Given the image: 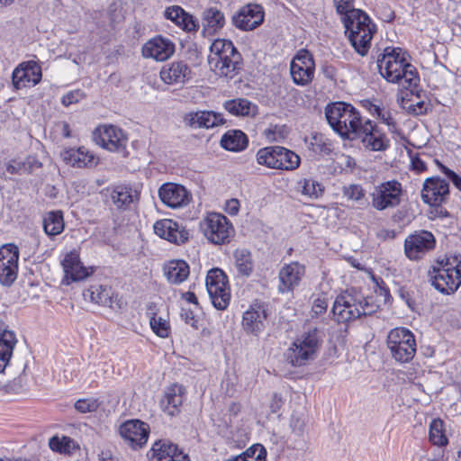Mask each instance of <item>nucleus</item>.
<instances>
[{"label":"nucleus","instance_id":"obj_40","mask_svg":"<svg viewBox=\"0 0 461 461\" xmlns=\"http://www.w3.org/2000/svg\"><path fill=\"white\" fill-rule=\"evenodd\" d=\"M221 147L230 151H241L248 146L247 135L240 130L228 131L221 140Z\"/></svg>","mask_w":461,"mask_h":461},{"label":"nucleus","instance_id":"obj_39","mask_svg":"<svg viewBox=\"0 0 461 461\" xmlns=\"http://www.w3.org/2000/svg\"><path fill=\"white\" fill-rule=\"evenodd\" d=\"M375 32L376 25L372 19L369 18V22H366L362 31H359V34L357 35V41H355V46L353 49L357 54L362 57L367 55L371 47V41Z\"/></svg>","mask_w":461,"mask_h":461},{"label":"nucleus","instance_id":"obj_15","mask_svg":"<svg viewBox=\"0 0 461 461\" xmlns=\"http://www.w3.org/2000/svg\"><path fill=\"white\" fill-rule=\"evenodd\" d=\"M267 306L264 303L255 302L243 312L242 329L247 334L259 336L267 324Z\"/></svg>","mask_w":461,"mask_h":461},{"label":"nucleus","instance_id":"obj_11","mask_svg":"<svg viewBox=\"0 0 461 461\" xmlns=\"http://www.w3.org/2000/svg\"><path fill=\"white\" fill-rule=\"evenodd\" d=\"M93 140L99 147L111 151L124 153L128 139L123 131L113 125H101L93 131Z\"/></svg>","mask_w":461,"mask_h":461},{"label":"nucleus","instance_id":"obj_45","mask_svg":"<svg viewBox=\"0 0 461 461\" xmlns=\"http://www.w3.org/2000/svg\"><path fill=\"white\" fill-rule=\"evenodd\" d=\"M49 446L51 450L64 455H72L79 448L77 441L69 437H52L49 441Z\"/></svg>","mask_w":461,"mask_h":461},{"label":"nucleus","instance_id":"obj_19","mask_svg":"<svg viewBox=\"0 0 461 461\" xmlns=\"http://www.w3.org/2000/svg\"><path fill=\"white\" fill-rule=\"evenodd\" d=\"M160 201L167 207L179 209L187 206L191 200V193L182 185L165 183L158 189Z\"/></svg>","mask_w":461,"mask_h":461},{"label":"nucleus","instance_id":"obj_2","mask_svg":"<svg viewBox=\"0 0 461 461\" xmlns=\"http://www.w3.org/2000/svg\"><path fill=\"white\" fill-rule=\"evenodd\" d=\"M210 70L220 77L232 79L242 66V58L232 41L225 39H216L210 46L207 58Z\"/></svg>","mask_w":461,"mask_h":461},{"label":"nucleus","instance_id":"obj_8","mask_svg":"<svg viewBox=\"0 0 461 461\" xmlns=\"http://www.w3.org/2000/svg\"><path fill=\"white\" fill-rule=\"evenodd\" d=\"M404 190L397 180H387L374 185L369 193L371 206L379 212L397 208L402 202Z\"/></svg>","mask_w":461,"mask_h":461},{"label":"nucleus","instance_id":"obj_25","mask_svg":"<svg viewBox=\"0 0 461 461\" xmlns=\"http://www.w3.org/2000/svg\"><path fill=\"white\" fill-rule=\"evenodd\" d=\"M175 43L168 38L156 36L144 43L141 49L142 56L156 61H165L175 53Z\"/></svg>","mask_w":461,"mask_h":461},{"label":"nucleus","instance_id":"obj_24","mask_svg":"<svg viewBox=\"0 0 461 461\" xmlns=\"http://www.w3.org/2000/svg\"><path fill=\"white\" fill-rule=\"evenodd\" d=\"M60 156L67 165L76 168H93L99 164V158L85 146L67 148Z\"/></svg>","mask_w":461,"mask_h":461},{"label":"nucleus","instance_id":"obj_37","mask_svg":"<svg viewBox=\"0 0 461 461\" xmlns=\"http://www.w3.org/2000/svg\"><path fill=\"white\" fill-rule=\"evenodd\" d=\"M184 394L185 388L180 384H172L167 388L162 405L168 415L174 416L178 411V407L183 402Z\"/></svg>","mask_w":461,"mask_h":461},{"label":"nucleus","instance_id":"obj_30","mask_svg":"<svg viewBox=\"0 0 461 461\" xmlns=\"http://www.w3.org/2000/svg\"><path fill=\"white\" fill-rule=\"evenodd\" d=\"M164 16L185 32L194 33L199 29L198 20L179 5L167 7L164 11Z\"/></svg>","mask_w":461,"mask_h":461},{"label":"nucleus","instance_id":"obj_5","mask_svg":"<svg viewBox=\"0 0 461 461\" xmlns=\"http://www.w3.org/2000/svg\"><path fill=\"white\" fill-rule=\"evenodd\" d=\"M322 338L317 328H311L298 335L286 349L287 362L294 366L301 367L313 361L321 348Z\"/></svg>","mask_w":461,"mask_h":461},{"label":"nucleus","instance_id":"obj_1","mask_svg":"<svg viewBox=\"0 0 461 461\" xmlns=\"http://www.w3.org/2000/svg\"><path fill=\"white\" fill-rule=\"evenodd\" d=\"M381 76L390 83L397 84L401 88H416L420 82L418 72L408 59L406 53L400 48H385L377 60Z\"/></svg>","mask_w":461,"mask_h":461},{"label":"nucleus","instance_id":"obj_62","mask_svg":"<svg viewBox=\"0 0 461 461\" xmlns=\"http://www.w3.org/2000/svg\"><path fill=\"white\" fill-rule=\"evenodd\" d=\"M411 166L413 170L422 172L426 170V163L419 157L411 158Z\"/></svg>","mask_w":461,"mask_h":461},{"label":"nucleus","instance_id":"obj_59","mask_svg":"<svg viewBox=\"0 0 461 461\" xmlns=\"http://www.w3.org/2000/svg\"><path fill=\"white\" fill-rule=\"evenodd\" d=\"M225 212L230 215H236L240 210V202L238 199L228 200L224 207Z\"/></svg>","mask_w":461,"mask_h":461},{"label":"nucleus","instance_id":"obj_48","mask_svg":"<svg viewBox=\"0 0 461 461\" xmlns=\"http://www.w3.org/2000/svg\"><path fill=\"white\" fill-rule=\"evenodd\" d=\"M429 440L437 446H445L447 444V438L445 434L444 422L440 419H434L429 425Z\"/></svg>","mask_w":461,"mask_h":461},{"label":"nucleus","instance_id":"obj_61","mask_svg":"<svg viewBox=\"0 0 461 461\" xmlns=\"http://www.w3.org/2000/svg\"><path fill=\"white\" fill-rule=\"evenodd\" d=\"M283 404V401L281 396L278 394H274L270 402V409L273 413H277L281 409Z\"/></svg>","mask_w":461,"mask_h":461},{"label":"nucleus","instance_id":"obj_42","mask_svg":"<svg viewBox=\"0 0 461 461\" xmlns=\"http://www.w3.org/2000/svg\"><path fill=\"white\" fill-rule=\"evenodd\" d=\"M223 106L235 116H253L257 113V105L243 98L228 100Z\"/></svg>","mask_w":461,"mask_h":461},{"label":"nucleus","instance_id":"obj_63","mask_svg":"<svg viewBox=\"0 0 461 461\" xmlns=\"http://www.w3.org/2000/svg\"><path fill=\"white\" fill-rule=\"evenodd\" d=\"M61 133H62V135H63L65 138H70V137H71V132H70V128H69L68 123H67V122H62V125H61Z\"/></svg>","mask_w":461,"mask_h":461},{"label":"nucleus","instance_id":"obj_36","mask_svg":"<svg viewBox=\"0 0 461 461\" xmlns=\"http://www.w3.org/2000/svg\"><path fill=\"white\" fill-rule=\"evenodd\" d=\"M149 325L153 332L160 338H167L170 333V325L167 314H161L155 304H149L147 309Z\"/></svg>","mask_w":461,"mask_h":461},{"label":"nucleus","instance_id":"obj_38","mask_svg":"<svg viewBox=\"0 0 461 461\" xmlns=\"http://www.w3.org/2000/svg\"><path fill=\"white\" fill-rule=\"evenodd\" d=\"M16 343L14 331L5 330L0 332V373L4 372L8 365Z\"/></svg>","mask_w":461,"mask_h":461},{"label":"nucleus","instance_id":"obj_47","mask_svg":"<svg viewBox=\"0 0 461 461\" xmlns=\"http://www.w3.org/2000/svg\"><path fill=\"white\" fill-rule=\"evenodd\" d=\"M235 266L238 272L245 276H249L254 267L251 254L249 250L241 249L234 252Z\"/></svg>","mask_w":461,"mask_h":461},{"label":"nucleus","instance_id":"obj_13","mask_svg":"<svg viewBox=\"0 0 461 461\" xmlns=\"http://www.w3.org/2000/svg\"><path fill=\"white\" fill-rule=\"evenodd\" d=\"M314 72L315 63L312 55L307 50H299L290 63L293 82L297 86H305L312 81Z\"/></svg>","mask_w":461,"mask_h":461},{"label":"nucleus","instance_id":"obj_52","mask_svg":"<svg viewBox=\"0 0 461 461\" xmlns=\"http://www.w3.org/2000/svg\"><path fill=\"white\" fill-rule=\"evenodd\" d=\"M290 428L295 436L302 437L306 429L305 416L303 414L294 413L290 420Z\"/></svg>","mask_w":461,"mask_h":461},{"label":"nucleus","instance_id":"obj_35","mask_svg":"<svg viewBox=\"0 0 461 461\" xmlns=\"http://www.w3.org/2000/svg\"><path fill=\"white\" fill-rule=\"evenodd\" d=\"M163 272L167 281L173 285L183 283L190 274L189 266L184 260L167 262L163 267Z\"/></svg>","mask_w":461,"mask_h":461},{"label":"nucleus","instance_id":"obj_58","mask_svg":"<svg viewBox=\"0 0 461 461\" xmlns=\"http://www.w3.org/2000/svg\"><path fill=\"white\" fill-rule=\"evenodd\" d=\"M181 318L182 320L191 327L197 329L198 328V321L195 318L194 312L188 309H182L181 311Z\"/></svg>","mask_w":461,"mask_h":461},{"label":"nucleus","instance_id":"obj_60","mask_svg":"<svg viewBox=\"0 0 461 461\" xmlns=\"http://www.w3.org/2000/svg\"><path fill=\"white\" fill-rule=\"evenodd\" d=\"M381 121L386 124L388 127L394 129L395 128V122L391 116V113L389 111L384 110L380 115L378 116Z\"/></svg>","mask_w":461,"mask_h":461},{"label":"nucleus","instance_id":"obj_41","mask_svg":"<svg viewBox=\"0 0 461 461\" xmlns=\"http://www.w3.org/2000/svg\"><path fill=\"white\" fill-rule=\"evenodd\" d=\"M296 189L303 196L313 200L319 199L324 193L323 185L313 177L299 179L296 183Z\"/></svg>","mask_w":461,"mask_h":461},{"label":"nucleus","instance_id":"obj_33","mask_svg":"<svg viewBox=\"0 0 461 461\" xmlns=\"http://www.w3.org/2000/svg\"><path fill=\"white\" fill-rule=\"evenodd\" d=\"M225 25V17L216 7L205 9L202 14V35L212 36L218 33Z\"/></svg>","mask_w":461,"mask_h":461},{"label":"nucleus","instance_id":"obj_18","mask_svg":"<svg viewBox=\"0 0 461 461\" xmlns=\"http://www.w3.org/2000/svg\"><path fill=\"white\" fill-rule=\"evenodd\" d=\"M41 68L34 60L20 63L13 71L12 82L16 89L31 87L41 82Z\"/></svg>","mask_w":461,"mask_h":461},{"label":"nucleus","instance_id":"obj_22","mask_svg":"<svg viewBox=\"0 0 461 461\" xmlns=\"http://www.w3.org/2000/svg\"><path fill=\"white\" fill-rule=\"evenodd\" d=\"M264 16V8L260 5L248 4L232 16V23L241 31H252L263 23Z\"/></svg>","mask_w":461,"mask_h":461},{"label":"nucleus","instance_id":"obj_56","mask_svg":"<svg viewBox=\"0 0 461 461\" xmlns=\"http://www.w3.org/2000/svg\"><path fill=\"white\" fill-rule=\"evenodd\" d=\"M84 97V94L80 90H74L67 93L61 98V103L65 106L78 103Z\"/></svg>","mask_w":461,"mask_h":461},{"label":"nucleus","instance_id":"obj_46","mask_svg":"<svg viewBox=\"0 0 461 461\" xmlns=\"http://www.w3.org/2000/svg\"><path fill=\"white\" fill-rule=\"evenodd\" d=\"M279 146H268L259 149L256 154V160L260 166L276 169Z\"/></svg>","mask_w":461,"mask_h":461},{"label":"nucleus","instance_id":"obj_9","mask_svg":"<svg viewBox=\"0 0 461 461\" xmlns=\"http://www.w3.org/2000/svg\"><path fill=\"white\" fill-rule=\"evenodd\" d=\"M387 347L395 361L408 363L414 357L416 353L415 337L406 328H394L387 336Z\"/></svg>","mask_w":461,"mask_h":461},{"label":"nucleus","instance_id":"obj_64","mask_svg":"<svg viewBox=\"0 0 461 461\" xmlns=\"http://www.w3.org/2000/svg\"><path fill=\"white\" fill-rule=\"evenodd\" d=\"M100 461H117V459L112 456L108 452H102Z\"/></svg>","mask_w":461,"mask_h":461},{"label":"nucleus","instance_id":"obj_3","mask_svg":"<svg viewBox=\"0 0 461 461\" xmlns=\"http://www.w3.org/2000/svg\"><path fill=\"white\" fill-rule=\"evenodd\" d=\"M325 116L329 125L341 138L357 140L365 119L350 104L336 102L327 105Z\"/></svg>","mask_w":461,"mask_h":461},{"label":"nucleus","instance_id":"obj_21","mask_svg":"<svg viewBox=\"0 0 461 461\" xmlns=\"http://www.w3.org/2000/svg\"><path fill=\"white\" fill-rule=\"evenodd\" d=\"M448 183L438 176L427 178L422 186L421 199L430 206H438L448 198Z\"/></svg>","mask_w":461,"mask_h":461},{"label":"nucleus","instance_id":"obj_50","mask_svg":"<svg viewBox=\"0 0 461 461\" xmlns=\"http://www.w3.org/2000/svg\"><path fill=\"white\" fill-rule=\"evenodd\" d=\"M101 405V401L94 396L80 398L74 403L77 411L80 413H89L96 411Z\"/></svg>","mask_w":461,"mask_h":461},{"label":"nucleus","instance_id":"obj_28","mask_svg":"<svg viewBox=\"0 0 461 461\" xmlns=\"http://www.w3.org/2000/svg\"><path fill=\"white\" fill-rule=\"evenodd\" d=\"M149 456L150 461H190L177 445L166 439L156 441Z\"/></svg>","mask_w":461,"mask_h":461},{"label":"nucleus","instance_id":"obj_16","mask_svg":"<svg viewBox=\"0 0 461 461\" xmlns=\"http://www.w3.org/2000/svg\"><path fill=\"white\" fill-rule=\"evenodd\" d=\"M434 235L428 230H419L409 235L404 241V250L408 258L417 260L434 249Z\"/></svg>","mask_w":461,"mask_h":461},{"label":"nucleus","instance_id":"obj_53","mask_svg":"<svg viewBox=\"0 0 461 461\" xmlns=\"http://www.w3.org/2000/svg\"><path fill=\"white\" fill-rule=\"evenodd\" d=\"M343 195L351 201L359 202L365 197V190L360 185H349L343 187Z\"/></svg>","mask_w":461,"mask_h":461},{"label":"nucleus","instance_id":"obj_4","mask_svg":"<svg viewBox=\"0 0 461 461\" xmlns=\"http://www.w3.org/2000/svg\"><path fill=\"white\" fill-rule=\"evenodd\" d=\"M378 307L372 297H365L359 292L351 289L337 296L332 312L339 322H347L361 316L371 315Z\"/></svg>","mask_w":461,"mask_h":461},{"label":"nucleus","instance_id":"obj_14","mask_svg":"<svg viewBox=\"0 0 461 461\" xmlns=\"http://www.w3.org/2000/svg\"><path fill=\"white\" fill-rule=\"evenodd\" d=\"M19 249L14 244L0 248V283L10 286L16 280L19 269Z\"/></svg>","mask_w":461,"mask_h":461},{"label":"nucleus","instance_id":"obj_34","mask_svg":"<svg viewBox=\"0 0 461 461\" xmlns=\"http://www.w3.org/2000/svg\"><path fill=\"white\" fill-rule=\"evenodd\" d=\"M83 296L86 301L103 306L113 307V293L108 285H92L83 292Z\"/></svg>","mask_w":461,"mask_h":461},{"label":"nucleus","instance_id":"obj_6","mask_svg":"<svg viewBox=\"0 0 461 461\" xmlns=\"http://www.w3.org/2000/svg\"><path fill=\"white\" fill-rule=\"evenodd\" d=\"M430 278L432 285L440 293H455L461 285V256L450 255L438 262Z\"/></svg>","mask_w":461,"mask_h":461},{"label":"nucleus","instance_id":"obj_32","mask_svg":"<svg viewBox=\"0 0 461 461\" xmlns=\"http://www.w3.org/2000/svg\"><path fill=\"white\" fill-rule=\"evenodd\" d=\"M370 16L364 11H352L346 17L341 18V23L345 28V34L348 37L351 46L354 48L357 35L362 31L366 22H369Z\"/></svg>","mask_w":461,"mask_h":461},{"label":"nucleus","instance_id":"obj_44","mask_svg":"<svg viewBox=\"0 0 461 461\" xmlns=\"http://www.w3.org/2000/svg\"><path fill=\"white\" fill-rule=\"evenodd\" d=\"M43 229L50 237L60 234L64 230L62 212L59 211L48 212L43 218Z\"/></svg>","mask_w":461,"mask_h":461},{"label":"nucleus","instance_id":"obj_51","mask_svg":"<svg viewBox=\"0 0 461 461\" xmlns=\"http://www.w3.org/2000/svg\"><path fill=\"white\" fill-rule=\"evenodd\" d=\"M236 457H241L248 461H266L267 450L260 444H254L249 447L242 455Z\"/></svg>","mask_w":461,"mask_h":461},{"label":"nucleus","instance_id":"obj_43","mask_svg":"<svg viewBox=\"0 0 461 461\" xmlns=\"http://www.w3.org/2000/svg\"><path fill=\"white\" fill-rule=\"evenodd\" d=\"M300 157L294 151L279 146L276 169L293 171L299 167Z\"/></svg>","mask_w":461,"mask_h":461},{"label":"nucleus","instance_id":"obj_49","mask_svg":"<svg viewBox=\"0 0 461 461\" xmlns=\"http://www.w3.org/2000/svg\"><path fill=\"white\" fill-rule=\"evenodd\" d=\"M41 167V163L32 157L27 158L23 162H14L10 164L7 167L9 173H18V174H27L30 173L34 168H39Z\"/></svg>","mask_w":461,"mask_h":461},{"label":"nucleus","instance_id":"obj_10","mask_svg":"<svg viewBox=\"0 0 461 461\" xmlns=\"http://www.w3.org/2000/svg\"><path fill=\"white\" fill-rule=\"evenodd\" d=\"M205 286L212 305L218 310H225L230 302V288L226 274L217 267L210 269Z\"/></svg>","mask_w":461,"mask_h":461},{"label":"nucleus","instance_id":"obj_57","mask_svg":"<svg viewBox=\"0 0 461 461\" xmlns=\"http://www.w3.org/2000/svg\"><path fill=\"white\" fill-rule=\"evenodd\" d=\"M441 171L452 181L454 185L461 191V176L456 174L453 170L447 168L444 165L438 163Z\"/></svg>","mask_w":461,"mask_h":461},{"label":"nucleus","instance_id":"obj_27","mask_svg":"<svg viewBox=\"0 0 461 461\" xmlns=\"http://www.w3.org/2000/svg\"><path fill=\"white\" fill-rule=\"evenodd\" d=\"M119 431L120 435L135 448L141 447L147 443L149 428L147 423L139 420H130L120 426Z\"/></svg>","mask_w":461,"mask_h":461},{"label":"nucleus","instance_id":"obj_20","mask_svg":"<svg viewBox=\"0 0 461 461\" xmlns=\"http://www.w3.org/2000/svg\"><path fill=\"white\" fill-rule=\"evenodd\" d=\"M61 266L65 274L63 283L84 280L94 273L93 267H86L80 260L79 252L76 249L65 254L61 260Z\"/></svg>","mask_w":461,"mask_h":461},{"label":"nucleus","instance_id":"obj_55","mask_svg":"<svg viewBox=\"0 0 461 461\" xmlns=\"http://www.w3.org/2000/svg\"><path fill=\"white\" fill-rule=\"evenodd\" d=\"M328 304L327 296L321 294L313 301L312 311L315 315L322 314L326 312Z\"/></svg>","mask_w":461,"mask_h":461},{"label":"nucleus","instance_id":"obj_29","mask_svg":"<svg viewBox=\"0 0 461 461\" xmlns=\"http://www.w3.org/2000/svg\"><path fill=\"white\" fill-rule=\"evenodd\" d=\"M191 74L190 67L184 61H173L159 72L161 80L167 85L185 84L191 78Z\"/></svg>","mask_w":461,"mask_h":461},{"label":"nucleus","instance_id":"obj_54","mask_svg":"<svg viewBox=\"0 0 461 461\" xmlns=\"http://www.w3.org/2000/svg\"><path fill=\"white\" fill-rule=\"evenodd\" d=\"M337 13L342 17H346L352 11H361L354 8L353 0H333Z\"/></svg>","mask_w":461,"mask_h":461},{"label":"nucleus","instance_id":"obj_31","mask_svg":"<svg viewBox=\"0 0 461 461\" xmlns=\"http://www.w3.org/2000/svg\"><path fill=\"white\" fill-rule=\"evenodd\" d=\"M184 122L191 128H213L224 123L221 113L213 111L190 112L184 117Z\"/></svg>","mask_w":461,"mask_h":461},{"label":"nucleus","instance_id":"obj_12","mask_svg":"<svg viewBox=\"0 0 461 461\" xmlns=\"http://www.w3.org/2000/svg\"><path fill=\"white\" fill-rule=\"evenodd\" d=\"M140 194L139 187L129 184L111 185L104 190L106 203L123 211L138 203Z\"/></svg>","mask_w":461,"mask_h":461},{"label":"nucleus","instance_id":"obj_23","mask_svg":"<svg viewBox=\"0 0 461 461\" xmlns=\"http://www.w3.org/2000/svg\"><path fill=\"white\" fill-rule=\"evenodd\" d=\"M153 229L158 237L176 245L184 244L189 239V232L185 227L171 219L157 221Z\"/></svg>","mask_w":461,"mask_h":461},{"label":"nucleus","instance_id":"obj_17","mask_svg":"<svg viewBox=\"0 0 461 461\" xmlns=\"http://www.w3.org/2000/svg\"><path fill=\"white\" fill-rule=\"evenodd\" d=\"M359 135L357 140H360L365 149L370 151H384L390 146V140L384 132L371 120L365 119Z\"/></svg>","mask_w":461,"mask_h":461},{"label":"nucleus","instance_id":"obj_26","mask_svg":"<svg viewBox=\"0 0 461 461\" xmlns=\"http://www.w3.org/2000/svg\"><path fill=\"white\" fill-rule=\"evenodd\" d=\"M305 274V267L303 264L294 261L285 264L281 267L278 274V291L281 294L292 292L300 285Z\"/></svg>","mask_w":461,"mask_h":461},{"label":"nucleus","instance_id":"obj_7","mask_svg":"<svg viewBox=\"0 0 461 461\" xmlns=\"http://www.w3.org/2000/svg\"><path fill=\"white\" fill-rule=\"evenodd\" d=\"M199 230L208 242L224 245L230 242L235 230L230 221L220 212H208L199 222Z\"/></svg>","mask_w":461,"mask_h":461}]
</instances>
